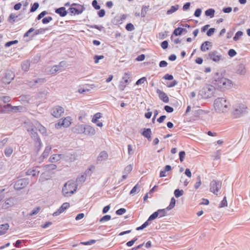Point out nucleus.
<instances>
[{"label": "nucleus", "instance_id": "f257e3e1", "mask_svg": "<svg viewBox=\"0 0 250 250\" xmlns=\"http://www.w3.org/2000/svg\"><path fill=\"white\" fill-rule=\"evenodd\" d=\"M212 84L216 88L221 91L230 89L233 86L231 80L216 72L212 79Z\"/></svg>", "mask_w": 250, "mask_h": 250}, {"label": "nucleus", "instance_id": "f03ea898", "mask_svg": "<svg viewBox=\"0 0 250 250\" xmlns=\"http://www.w3.org/2000/svg\"><path fill=\"white\" fill-rule=\"evenodd\" d=\"M216 88L213 85L207 84L200 91L199 94L204 99H208L215 96Z\"/></svg>", "mask_w": 250, "mask_h": 250}, {"label": "nucleus", "instance_id": "7ed1b4c3", "mask_svg": "<svg viewBox=\"0 0 250 250\" xmlns=\"http://www.w3.org/2000/svg\"><path fill=\"white\" fill-rule=\"evenodd\" d=\"M77 188V185L74 182L68 181L62 188V192L64 196L69 197L76 191Z\"/></svg>", "mask_w": 250, "mask_h": 250}, {"label": "nucleus", "instance_id": "20e7f679", "mask_svg": "<svg viewBox=\"0 0 250 250\" xmlns=\"http://www.w3.org/2000/svg\"><path fill=\"white\" fill-rule=\"evenodd\" d=\"M229 102L223 98H218L214 102V107L215 109H221L229 108Z\"/></svg>", "mask_w": 250, "mask_h": 250}, {"label": "nucleus", "instance_id": "39448f33", "mask_svg": "<svg viewBox=\"0 0 250 250\" xmlns=\"http://www.w3.org/2000/svg\"><path fill=\"white\" fill-rule=\"evenodd\" d=\"M222 183L219 181L213 180L210 184V191L214 194L218 195V192L221 189Z\"/></svg>", "mask_w": 250, "mask_h": 250}, {"label": "nucleus", "instance_id": "423d86ee", "mask_svg": "<svg viewBox=\"0 0 250 250\" xmlns=\"http://www.w3.org/2000/svg\"><path fill=\"white\" fill-rule=\"evenodd\" d=\"M208 59L214 62H218L222 59V55L219 54L217 51L213 50L208 53Z\"/></svg>", "mask_w": 250, "mask_h": 250}, {"label": "nucleus", "instance_id": "0eeeda50", "mask_svg": "<svg viewBox=\"0 0 250 250\" xmlns=\"http://www.w3.org/2000/svg\"><path fill=\"white\" fill-rule=\"evenodd\" d=\"M72 120L70 117H67L65 118L62 121H60L55 125V127L57 128H60L62 126L67 127L69 126L72 123Z\"/></svg>", "mask_w": 250, "mask_h": 250}, {"label": "nucleus", "instance_id": "6e6552de", "mask_svg": "<svg viewBox=\"0 0 250 250\" xmlns=\"http://www.w3.org/2000/svg\"><path fill=\"white\" fill-rule=\"evenodd\" d=\"M85 10L83 6H78V7H70L68 9V11L71 13V15H79L83 12Z\"/></svg>", "mask_w": 250, "mask_h": 250}, {"label": "nucleus", "instance_id": "1a4fd4ad", "mask_svg": "<svg viewBox=\"0 0 250 250\" xmlns=\"http://www.w3.org/2000/svg\"><path fill=\"white\" fill-rule=\"evenodd\" d=\"M70 207L69 203L65 202L62 204L61 207L55 212L53 213L54 216H57L63 212L66 209Z\"/></svg>", "mask_w": 250, "mask_h": 250}, {"label": "nucleus", "instance_id": "9d476101", "mask_svg": "<svg viewBox=\"0 0 250 250\" xmlns=\"http://www.w3.org/2000/svg\"><path fill=\"white\" fill-rule=\"evenodd\" d=\"M14 75L12 71H8L5 73V77L2 79V82L4 83L9 84L14 79Z\"/></svg>", "mask_w": 250, "mask_h": 250}, {"label": "nucleus", "instance_id": "9b49d317", "mask_svg": "<svg viewBox=\"0 0 250 250\" xmlns=\"http://www.w3.org/2000/svg\"><path fill=\"white\" fill-rule=\"evenodd\" d=\"M26 181L24 179H20L15 183L14 188L17 190L22 189L26 186Z\"/></svg>", "mask_w": 250, "mask_h": 250}, {"label": "nucleus", "instance_id": "f8f14e48", "mask_svg": "<svg viewBox=\"0 0 250 250\" xmlns=\"http://www.w3.org/2000/svg\"><path fill=\"white\" fill-rule=\"evenodd\" d=\"M236 73L240 75H244L246 73V69L245 64L240 63L236 67Z\"/></svg>", "mask_w": 250, "mask_h": 250}, {"label": "nucleus", "instance_id": "ddd939ff", "mask_svg": "<svg viewBox=\"0 0 250 250\" xmlns=\"http://www.w3.org/2000/svg\"><path fill=\"white\" fill-rule=\"evenodd\" d=\"M108 155L105 151L101 152L97 158V163H99L104 161L108 159Z\"/></svg>", "mask_w": 250, "mask_h": 250}, {"label": "nucleus", "instance_id": "4468645a", "mask_svg": "<svg viewBox=\"0 0 250 250\" xmlns=\"http://www.w3.org/2000/svg\"><path fill=\"white\" fill-rule=\"evenodd\" d=\"M84 134L91 136L95 133V129L90 125H84Z\"/></svg>", "mask_w": 250, "mask_h": 250}, {"label": "nucleus", "instance_id": "2eb2a0df", "mask_svg": "<svg viewBox=\"0 0 250 250\" xmlns=\"http://www.w3.org/2000/svg\"><path fill=\"white\" fill-rule=\"evenodd\" d=\"M156 92L158 94L159 97L161 100L166 103L168 102L169 98L167 95L164 92L160 89H157Z\"/></svg>", "mask_w": 250, "mask_h": 250}, {"label": "nucleus", "instance_id": "dca6fc26", "mask_svg": "<svg viewBox=\"0 0 250 250\" xmlns=\"http://www.w3.org/2000/svg\"><path fill=\"white\" fill-rule=\"evenodd\" d=\"M212 46V42L205 41L201 45L200 49L203 52H206L209 49V47Z\"/></svg>", "mask_w": 250, "mask_h": 250}, {"label": "nucleus", "instance_id": "f3484780", "mask_svg": "<svg viewBox=\"0 0 250 250\" xmlns=\"http://www.w3.org/2000/svg\"><path fill=\"white\" fill-rule=\"evenodd\" d=\"M55 11L56 13L59 14L62 17H65L68 13V12L64 7L56 8Z\"/></svg>", "mask_w": 250, "mask_h": 250}, {"label": "nucleus", "instance_id": "a211bd4d", "mask_svg": "<svg viewBox=\"0 0 250 250\" xmlns=\"http://www.w3.org/2000/svg\"><path fill=\"white\" fill-rule=\"evenodd\" d=\"M46 80L45 78H38L36 80H34L30 82L29 83V85L30 86H35V85L37 83H39L40 84H42L45 82H46Z\"/></svg>", "mask_w": 250, "mask_h": 250}, {"label": "nucleus", "instance_id": "6ab92c4d", "mask_svg": "<svg viewBox=\"0 0 250 250\" xmlns=\"http://www.w3.org/2000/svg\"><path fill=\"white\" fill-rule=\"evenodd\" d=\"M84 125H79L74 128V132L77 134H84Z\"/></svg>", "mask_w": 250, "mask_h": 250}, {"label": "nucleus", "instance_id": "aec40b11", "mask_svg": "<svg viewBox=\"0 0 250 250\" xmlns=\"http://www.w3.org/2000/svg\"><path fill=\"white\" fill-rule=\"evenodd\" d=\"M9 228V226L8 223L0 225V235L5 234Z\"/></svg>", "mask_w": 250, "mask_h": 250}, {"label": "nucleus", "instance_id": "412c9836", "mask_svg": "<svg viewBox=\"0 0 250 250\" xmlns=\"http://www.w3.org/2000/svg\"><path fill=\"white\" fill-rule=\"evenodd\" d=\"M179 8V5L178 4H176L173 6H171L169 10H168L167 12V15H170L176 12Z\"/></svg>", "mask_w": 250, "mask_h": 250}, {"label": "nucleus", "instance_id": "4be33fe9", "mask_svg": "<svg viewBox=\"0 0 250 250\" xmlns=\"http://www.w3.org/2000/svg\"><path fill=\"white\" fill-rule=\"evenodd\" d=\"M61 155L55 154L52 155L49 158V161L52 163L58 161L61 158Z\"/></svg>", "mask_w": 250, "mask_h": 250}, {"label": "nucleus", "instance_id": "5701e85b", "mask_svg": "<svg viewBox=\"0 0 250 250\" xmlns=\"http://www.w3.org/2000/svg\"><path fill=\"white\" fill-rule=\"evenodd\" d=\"M46 29L42 28H41L38 30H36L34 32L33 34L31 35V37L33 38L37 35L43 34L44 32L46 31Z\"/></svg>", "mask_w": 250, "mask_h": 250}, {"label": "nucleus", "instance_id": "b1692460", "mask_svg": "<svg viewBox=\"0 0 250 250\" xmlns=\"http://www.w3.org/2000/svg\"><path fill=\"white\" fill-rule=\"evenodd\" d=\"M130 78V74L125 73L124 76L122 78V81L126 84H128L130 81V80H129Z\"/></svg>", "mask_w": 250, "mask_h": 250}, {"label": "nucleus", "instance_id": "393cba45", "mask_svg": "<svg viewBox=\"0 0 250 250\" xmlns=\"http://www.w3.org/2000/svg\"><path fill=\"white\" fill-rule=\"evenodd\" d=\"M149 6H145L143 5L142 7L141 16L142 18H145L146 16V14L148 10Z\"/></svg>", "mask_w": 250, "mask_h": 250}, {"label": "nucleus", "instance_id": "a878e982", "mask_svg": "<svg viewBox=\"0 0 250 250\" xmlns=\"http://www.w3.org/2000/svg\"><path fill=\"white\" fill-rule=\"evenodd\" d=\"M14 204L13 200L11 199H7L3 205L4 208H8L9 207L12 206Z\"/></svg>", "mask_w": 250, "mask_h": 250}, {"label": "nucleus", "instance_id": "bb28decb", "mask_svg": "<svg viewBox=\"0 0 250 250\" xmlns=\"http://www.w3.org/2000/svg\"><path fill=\"white\" fill-rule=\"evenodd\" d=\"M143 135L148 139H150L151 135V129L150 128L146 129L143 132Z\"/></svg>", "mask_w": 250, "mask_h": 250}, {"label": "nucleus", "instance_id": "cd10ccee", "mask_svg": "<svg viewBox=\"0 0 250 250\" xmlns=\"http://www.w3.org/2000/svg\"><path fill=\"white\" fill-rule=\"evenodd\" d=\"M184 31H186V29L185 28L178 27L174 30L173 34H174L176 36H179L181 35L182 34L183 32H184Z\"/></svg>", "mask_w": 250, "mask_h": 250}, {"label": "nucleus", "instance_id": "c85d7f7f", "mask_svg": "<svg viewBox=\"0 0 250 250\" xmlns=\"http://www.w3.org/2000/svg\"><path fill=\"white\" fill-rule=\"evenodd\" d=\"M215 10L212 8H209L205 11V15L210 18H213L214 16Z\"/></svg>", "mask_w": 250, "mask_h": 250}, {"label": "nucleus", "instance_id": "c756f323", "mask_svg": "<svg viewBox=\"0 0 250 250\" xmlns=\"http://www.w3.org/2000/svg\"><path fill=\"white\" fill-rule=\"evenodd\" d=\"M39 171H37L35 169H29L26 172V175H31L32 176H35L37 173H39Z\"/></svg>", "mask_w": 250, "mask_h": 250}, {"label": "nucleus", "instance_id": "7c9ffc66", "mask_svg": "<svg viewBox=\"0 0 250 250\" xmlns=\"http://www.w3.org/2000/svg\"><path fill=\"white\" fill-rule=\"evenodd\" d=\"M30 63L28 62H24L21 64V68L24 71H27L29 69Z\"/></svg>", "mask_w": 250, "mask_h": 250}, {"label": "nucleus", "instance_id": "2f4dec72", "mask_svg": "<svg viewBox=\"0 0 250 250\" xmlns=\"http://www.w3.org/2000/svg\"><path fill=\"white\" fill-rule=\"evenodd\" d=\"M102 117V115L101 113H97L96 114L94 115L93 116L92 122L94 123H96L97 121H98V120L100 118H101Z\"/></svg>", "mask_w": 250, "mask_h": 250}, {"label": "nucleus", "instance_id": "473e14b6", "mask_svg": "<svg viewBox=\"0 0 250 250\" xmlns=\"http://www.w3.org/2000/svg\"><path fill=\"white\" fill-rule=\"evenodd\" d=\"M242 112L240 110H235L232 113L233 118H239L241 116Z\"/></svg>", "mask_w": 250, "mask_h": 250}, {"label": "nucleus", "instance_id": "72a5a7b5", "mask_svg": "<svg viewBox=\"0 0 250 250\" xmlns=\"http://www.w3.org/2000/svg\"><path fill=\"white\" fill-rule=\"evenodd\" d=\"M243 32L241 31H237L233 37V40L235 41H238L239 38L243 35Z\"/></svg>", "mask_w": 250, "mask_h": 250}, {"label": "nucleus", "instance_id": "f704fd0d", "mask_svg": "<svg viewBox=\"0 0 250 250\" xmlns=\"http://www.w3.org/2000/svg\"><path fill=\"white\" fill-rule=\"evenodd\" d=\"M184 191L183 190H179L176 189L174 191V195L176 198H178L183 194Z\"/></svg>", "mask_w": 250, "mask_h": 250}, {"label": "nucleus", "instance_id": "c9c22d12", "mask_svg": "<svg viewBox=\"0 0 250 250\" xmlns=\"http://www.w3.org/2000/svg\"><path fill=\"white\" fill-rule=\"evenodd\" d=\"M39 7V3L35 2L33 4V5L31 6L30 10V12L31 13L34 12L35 11H36L37 10V9Z\"/></svg>", "mask_w": 250, "mask_h": 250}, {"label": "nucleus", "instance_id": "e433bc0d", "mask_svg": "<svg viewBox=\"0 0 250 250\" xmlns=\"http://www.w3.org/2000/svg\"><path fill=\"white\" fill-rule=\"evenodd\" d=\"M60 69H61V68H60V65H54L51 68V69L50 70V72L52 74H55V73L58 72Z\"/></svg>", "mask_w": 250, "mask_h": 250}, {"label": "nucleus", "instance_id": "4c0bfd02", "mask_svg": "<svg viewBox=\"0 0 250 250\" xmlns=\"http://www.w3.org/2000/svg\"><path fill=\"white\" fill-rule=\"evenodd\" d=\"M44 168H45V170L46 171H48L49 170H53V169H56V166L54 164L48 165H46L44 167Z\"/></svg>", "mask_w": 250, "mask_h": 250}, {"label": "nucleus", "instance_id": "58836bf2", "mask_svg": "<svg viewBox=\"0 0 250 250\" xmlns=\"http://www.w3.org/2000/svg\"><path fill=\"white\" fill-rule=\"evenodd\" d=\"M175 202H176V201H175V199L173 197H172L171 199L170 204L167 207V209L168 210L172 209L174 207V206L175 205Z\"/></svg>", "mask_w": 250, "mask_h": 250}, {"label": "nucleus", "instance_id": "ea45409f", "mask_svg": "<svg viewBox=\"0 0 250 250\" xmlns=\"http://www.w3.org/2000/svg\"><path fill=\"white\" fill-rule=\"evenodd\" d=\"M125 29L128 31H132L134 30L135 28L132 23H128L125 25Z\"/></svg>", "mask_w": 250, "mask_h": 250}, {"label": "nucleus", "instance_id": "a19ab883", "mask_svg": "<svg viewBox=\"0 0 250 250\" xmlns=\"http://www.w3.org/2000/svg\"><path fill=\"white\" fill-rule=\"evenodd\" d=\"M62 113H63L62 110H54L52 115L56 118H59L61 116Z\"/></svg>", "mask_w": 250, "mask_h": 250}, {"label": "nucleus", "instance_id": "79ce46f5", "mask_svg": "<svg viewBox=\"0 0 250 250\" xmlns=\"http://www.w3.org/2000/svg\"><path fill=\"white\" fill-rule=\"evenodd\" d=\"M18 43V40L11 41L7 42L5 44V46L6 47H10V46H11V45H12L13 44H17Z\"/></svg>", "mask_w": 250, "mask_h": 250}, {"label": "nucleus", "instance_id": "37998d69", "mask_svg": "<svg viewBox=\"0 0 250 250\" xmlns=\"http://www.w3.org/2000/svg\"><path fill=\"white\" fill-rule=\"evenodd\" d=\"M3 107L5 109H19V106H11V104H5Z\"/></svg>", "mask_w": 250, "mask_h": 250}, {"label": "nucleus", "instance_id": "c03bdc74", "mask_svg": "<svg viewBox=\"0 0 250 250\" xmlns=\"http://www.w3.org/2000/svg\"><path fill=\"white\" fill-rule=\"evenodd\" d=\"M13 152V150L11 147H8L5 149L4 153L6 156H10Z\"/></svg>", "mask_w": 250, "mask_h": 250}, {"label": "nucleus", "instance_id": "a18cd8bd", "mask_svg": "<svg viewBox=\"0 0 250 250\" xmlns=\"http://www.w3.org/2000/svg\"><path fill=\"white\" fill-rule=\"evenodd\" d=\"M157 213L159 215L158 217H162L166 215V211L165 209H158L157 211Z\"/></svg>", "mask_w": 250, "mask_h": 250}, {"label": "nucleus", "instance_id": "49530a36", "mask_svg": "<svg viewBox=\"0 0 250 250\" xmlns=\"http://www.w3.org/2000/svg\"><path fill=\"white\" fill-rule=\"evenodd\" d=\"M158 216H159V215L157 213V212L155 211L149 216V217L148 218V219L147 221H148V223H149L150 221L155 219Z\"/></svg>", "mask_w": 250, "mask_h": 250}, {"label": "nucleus", "instance_id": "de8ad7c7", "mask_svg": "<svg viewBox=\"0 0 250 250\" xmlns=\"http://www.w3.org/2000/svg\"><path fill=\"white\" fill-rule=\"evenodd\" d=\"M52 18L51 17H46L42 19V22L43 24H47L49 23L50 21L52 20Z\"/></svg>", "mask_w": 250, "mask_h": 250}, {"label": "nucleus", "instance_id": "09e8293b", "mask_svg": "<svg viewBox=\"0 0 250 250\" xmlns=\"http://www.w3.org/2000/svg\"><path fill=\"white\" fill-rule=\"evenodd\" d=\"M197 179L198 181L194 185V188L196 189H198L200 187L202 183L201 177L199 175L197 177Z\"/></svg>", "mask_w": 250, "mask_h": 250}, {"label": "nucleus", "instance_id": "8fccbe9b", "mask_svg": "<svg viewBox=\"0 0 250 250\" xmlns=\"http://www.w3.org/2000/svg\"><path fill=\"white\" fill-rule=\"evenodd\" d=\"M92 5L96 10L100 9L101 7L98 4V2L97 0H93L92 1Z\"/></svg>", "mask_w": 250, "mask_h": 250}, {"label": "nucleus", "instance_id": "3c124183", "mask_svg": "<svg viewBox=\"0 0 250 250\" xmlns=\"http://www.w3.org/2000/svg\"><path fill=\"white\" fill-rule=\"evenodd\" d=\"M104 56L103 55H95L94 57V62L95 63H98L100 60L104 59Z\"/></svg>", "mask_w": 250, "mask_h": 250}, {"label": "nucleus", "instance_id": "603ef678", "mask_svg": "<svg viewBox=\"0 0 250 250\" xmlns=\"http://www.w3.org/2000/svg\"><path fill=\"white\" fill-rule=\"evenodd\" d=\"M96 242L95 240H90L86 242H82L81 244L83 245H90L94 244Z\"/></svg>", "mask_w": 250, "mask_h": 250}, {"label": "nucleus", "instance_id": "864d4df0", "mask_svg": "<svg viewBox=\"0 0 250 250\" xmlns=\"http://www.w3.org/2000/svg\"><path fill=\"white\" fill-rule=\"evenodd\" d=\"M111 216L109 215H106L104 216L103 217H102L100 221V222H104V221H107L111 219Z\"/></svg>", "mask_w": 250, "mask_h": 250}, {"label": "nucleus", "instance_id": "5fc2aeb1", "mask_svg": "<svg viewBox=\"0 0 250 250\" xmlns=\"http://www.w3.org/2000/svg\"><path fill=\"white\" fill-rule=\"evenodd\" d=\"M51 150V147L50 146H47L46 147L45 150L43 153V157H46Z\"/></svg>", "mask_w": 250, "mask_h": 250}, {"label": "nucleus", "instance_id": "6e6d98bb", "mask_svg": "<svg viewBox=\"0 0 250 250\" xmlns=\"http://www.w3.org/2000/svg\"><path fill=\"white\" fill-rule=\"evenodd\" d=\"M227 205H228V204H227V201L226 197H224L223 200L221 201V202L220 203V207L222 208V207H227Z\"/></svg>", "mask_w": 250, "mask_h": 250}, {"label": "nucleus", "instance_id": "4d7b16f0", "mask_svg": "<svg viewBox=\"0 0 250 250\" xmlns=\"http://www.w3.org/2000/svg\"><path fill=\"white\" fill-rule=\"evenodd\" d=\"M149 224H150V223H148V221H146L142 226H141L139 227H138L137 228V230H139L143 229L144 228H145Z\"/></svg>", "mask_w": 250, "mask_h": 250}, {"label": "nucleus", "instance_id": "13d9d810", "mask_svg": "<svg viewBox=\"0 0 250 250\" xmlns=\"http://www.w3.org/2000/svg\"><path fill=\"white\" fill-rule=\"evenodd\" d=\"M47 12L46 11H43L40 14H39L37 17V19L38 20H41L42 18L45 15H46L47 14Z\"/></svg>", "mask_w": 250, "mask_h": 250}, {"label": "nucleus", "instance_id": "bf43d9fd", "mask_svg": "<svg viewBox=\"0 0 250 250\" xmlns=\"http://www.w3.org/2000/svg\"><path fill=\"white\" fill-rule=\"evenodd\" d=\"M146 81V77H144L141 78V79H139L136 82V85H139L142 83H144L145 81Z\"/></svg>", "mask_w": 250, "mask_h": 250}, {"label": "nucleus", "instance_id": "052dcab7", "mask_svg": "<svg viewBox=\"0 0 250 250\" xmlns=\"http://www.w3.org/2000/svg\"><path fill=\"white\" fill-rule=\"evenodd\" d=\"M186 153L184 151H181L179 152V159L181 162H182L184 161V159L185 157Z\"/></svg>", "mask_w": 250, "mask_h": 250}, {"label": "nucleus", "instance_id": "680f3d73", "mask_svg": "<svg viewBox=\"0 0 250 250\" xmlns=\"http://www.w3.org/2000/svg\"><path fill=\"white\" fill-rule=\"evenodd\" d=\"M236 54H237V53L235 51V50L233 49H230L228 51V55L230 57H233L235 56L236 55Z\"/></svg>", "mask_w": 250, "mask_h": 250}, {"label": "nucleus", "instance_id": "e2e57ef3", "mask_svg": "<svg viewBox=\"0 0 250 250\" xmlns=\"http://www.w3.org/2000/svg\"><path fill=\"white\" fill-rule=\"evenodd\" d=\"M125 212H126V209L125 208H120V209H118L116 211V213L117 215H122L124 213H125Z\"/></svg>", "mask_w": 250, "mask_h": 250}, {"label": "nucleus", "instance_id": "0e129e2a", "mask_svg": "<svg viewBox=\"0 0 250 250\" xmlns=\"http://www.w3.org/2000/svg\"><path fill=\"white\" fill-rule=\"evenodd\" d=\"M168 43L167 41H164L161 42V47L164 49H166L168 47Z\"/></svg>", "mask_w": 250, "mask_h": 250}, {"label": "nucleus", "instance_id": "69168bd1", "mask_svg": "<svg viewBox=\"0 0 250 250\" xmlns=\"http://www.w3.org/2000/svg\"><path fill=\"white\" fill-rule=\"evenodd\" d=\"M35 31V29L34 28H30L24 34L23 37H26L28 36L31 37V35H30L32 32H34Z\"/></svg>", "mask_w": 250, "mask_h": 250}, {"label": "nucleus", "instance_id": "338daca9", "mask_svg": "<svg viewBox=\"0 0 250 250\" xmlns=\"http://www.w3.org/2000/svg\"><path fill=\"white\" fill-rule=\"evenodd\" d=\"M215 29L214 28H210L207 32V35L208 36H211L214 33Z\"/></svg>", "mask_w": 250, "mask_h": 250}, {"label": "nucleus", "instance_id": "774afa93", "mask_svg": "<svg viewBox=\"0 0 250 250\" xmlns=\"http://www.w3.org/2000/svg\"><path fill=\"white\" fill-rule=\"evenodd\" d=\"M202 13V9L200 8H197L196 9L194 15L195 17H199L200 16Z\"/></svg>", "mask_w": 250, "mask_h": 250}]
</instances>
